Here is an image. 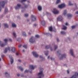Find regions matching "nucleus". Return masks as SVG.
<instances>
[{"label": "nucleus", "mask_w": 78, "mask_h": 78, "mask_svg": "<svg viewBox=\"0 0 78 78\" xmlns=\"http://www.w3.org/2000/svg\"><path fill=\"white\" fill-rule=\"evenodd\" d=\"M7 2L5 1L0 2V5H1L2 8H4L5 5L6 3Z\"/></svg>", "instance_id": "obj_1"}, {"label": "nucleus", "mask_w": 78, "mask_h": 78, "mask_svg": "<svg viewBox=\"0 0 78 78\" xmlns=\"http://www.w3.org/2000/svg\"><path fill=\"white\" fill-rule=\"evenodd\" d=\"M53 11L52 12L54 14H57L59 13V11H58L56 9H53Z\"/></svg>", "instance_id": "obj_2"}, {"label": "nucleus", "mask_w": 78, "mask_h": 78, "mask_svg": "<svg viewBox=\"0 0 78 78\" xmlns=\"http://www.w3.org/2000/svg\"><path fill=\"white\" fill-rule=\"evenodd\" d=\"M32 53L34 55V56L35 57V58H37L38 56H39V55L38 54H37V53L36 52H33Z\"/></svg>", "instance_id": "obj_3"}, {"label": "nucleus", "mask_w": 78, "mask_h": 78, "mask_svg": "<svg viewBox=\"0 0 78 78\" xmlns=\"http://www.w3.org/2000/svg\"><path fill=\"white\" fill-rule=\"evenodd\" d=\"M29 41L31 43H34V42H35V40L33 39V37H32L30 39Z\"/></svg>", "instance_id": "obj_4"}, {"label": "nucleus", "mask_w": 78, "mask_h": 78, "mask_svg": "<svg viewBox=\"0 0 78 78\" xmlns=\"http://www.w3.org/2000/svg\"><path fill=\"white\" fill-rule=\"evenodd\" d=\"M21 5L18 4H17V6H15V8L16 9H19L21 7Z\"/></svg>", "instance_id": "obj_5"}, {"label": "nucleus", "mask_w": 78, "mask_h": 78, "mask_svg": "<svg viewBox=\"0 0 78 78\" xmlns=\"http://www.w3.org/2000/svg\"><path fill=\"white\" fill-rule=\"evenodd\" d=\"M11 48H10L9 47H8V48H5V50H4V53H7V52L8 51V50H9V51H10V49Z\"/></svg>", "instance_id": "obj_6"}, {"label": "nucleus", "mask_w": 78, "mask_h": 78, "mask_svg": "<svg viewBox=\"0 0 78 78\" xmlns=\"http://www.w3.org/2000/svg\"><path fill=\"white\" fill-rule=\"evenodd\" d=\"M65 6H66V5H65V4H63L59 5L58 7L59 8H64V7H65Z\"/></svg>", "instance_id": "obj_7"}, {"label": "nucleus", "mask_w": 78, "mask_h": 78, "mask_svg": "<svg viewBox=\"0 0 78 78\" xmlns=\"http://www.w3.org/2000/svg\"><path fill=\"white\" fill-rule=\"evenodd\" d=\"M10 59V62H11V64H12V63H13V62H14V60L13 59V58L12 57V55H10L9 56Z\"/></svg>", "instance_id": "obj_8"}, {"label": "nucleus", "mask_w": 78, "mask_h": 78, "mask_svg": "<svg viewBox=\"0 0 78 78\" xmlns=\"http://www.w3.org/2000/svg\"><path fill=\"white\" fill-rule=\"evenodd\" d=\"M75 76H78V73L76 72L75 73V74L72 77H70V78H76V77H75Z\"/></svg>", "instance_id": "obj_9"}, {"label": "nucleus", "mask_w": 78, "mask_h": 78, "mask_svg": "<svg viewBox=\"0 0 78 78\" xmlns=\"http://www.w3.org/2000/svg\"><path fill=\"white\" fill-rule=\"evenodd\" d=\"M62 19H63L61 16H59L57 18V20L58 21H62Z\"/></svg>", "instance_id": "obj_10"}, {"label": "nucleus", "mask_w": 78, "mask_h": 78, "mask_svg": "<svg viewBox=\"0 0 78 78\" xmlns=\"http://www.w3.org/2000/svg\"><path fill=\"white\" fill-rule=\"evenodd\" d=\"M32 20V21H36V17L33 15L31 16Z\"/></svg>", "instance_id": "obj_11"}, {"label": "nucleus", "mask_w": 78, "mask_h": 78, "mask_svg": "<svg viewBox=\"0 0 78 78\" xmlns=\"http://www.w3.org/2000/svg\"><path fill=\"white\" fill-rule=\"evenodd\" d=\"M45 48L46 49H48V48H50L51 51H52L53 50L50 45L49 46H46L45 47Z\"/></svg>", "instance_id": "obj_12"}, {"label": "nucleus", "mask_w": 78, "mask_h": 78, "mask_svg": "<svg viewBox=\"0 0 78 78\" xmlns=\"http://www.w3.org/2000/svg\"><path fill=\"white\" fill-rule=\"evenodd\" d=\"M62 57L60 58V59H62L63 58H66V54H64L61 55Z\"/></svg>", "instance_id": "obj_13"}, {"label": "nucleus", "mask_w": 78, "mask_h": 78, "mask_svg": "<svg viewBox=\"0 0 78 78\" xmlns=\"http://www.w3.org/2000/svg\"><path fill=\"white\" fill-rule=\"evenodd\" d=\"M70 53L71 55L75 58V55H73V50L72 49H70Z\"/></svg>", "instance_id": "obj_14"}, {"label": "nucleus", "mask_w": 78, "mask_h": 78, "mask_svg": "<svg viewBox=\"0 0 78 78\" xmlns=\"http://www.w3.org/2000/svg\"><path fill=\"white\" fill-rule=\"evenodd\" d=\"M36 66H34L33 65H30L29 66V67L31 69H32V70H34V68Z\"/></svg>", "instance_id": "obj_15"}, {"label": "nucleus", "mask_w": 78, "mask_h": 78, "mask_svg": "<svg viewBox=\"0 0 78 78\" xmlns=\"http://www.w3.org/2000/svg\"><path fill=\"white\" fill-rule=\"evenodd\" d=\"M11 48L12 49V51L13 52H15V51H16V48L14 47H11Z\"/></svg>", "instance_id": "obj_16"}, {"label": "nucleus", "mask_w": 78, "mask_h": 78, "mask_svg": "<svg viewBox=\"0 0 78 78\" xmlns=\"http://www.w3.org/2000/svg\"><path fill=\"white\" fill-rule=\"evenodd\" d=\"M18 69H20L21 71H23V69L22 67V66H18Z\"/></svg>", "instance_id": "obj_17"}, {"label": "nucleus", "mask_w": 78, "mask_h": 78, "mask_svg": "<svg viewBox=\"0 0 78 78\" xmlns=\"http://www.w3.org/2000/svg\"><path fill=\"white\" fill-rule=\"evenodd\" d=\"M4 25L5 28H8V27H9L8 25L6 23H4Z\"/></svg>", "instance_id": "obj_18"}, {"label": "nucleus", "mask_w": 78, "mask_h": 78, "mask_svg": "<svg viewBox=\"0 0 78 78\" xmlns=\"http://www.w3.org/2000/svg\"><path fill=\"white\" fill-rule=\"evenodd\" d=\"M41 24L42 25L44 26L45 25V22L44 20H43L41 22Z\"/></svg>", "instance_id": "obj_19"}, {"label": "nucleus", "mask_w": 78, "mask_h": 78, "mask_svg": "<svg viewBox=\"0 0 78 78\" xmlns=\"http://www.w3.org/2000/svg\"><path fill=\"white\" fill-rule=\"evenodd\" d=\"M5 75L6 76H7L8 78H9V74H8V73L6 72L5 73Z\"/></svg>", "instance_id": "obj_20"}, {"label": "nucleus", "mask_w": 78, "mask_h": 78, "mask_svg": "<svg viewBox=\"0 0 78 78\" xmlns=\"http://www.w3.org/2000/svg\"><path fill=\"white\" fill-rule=\"evenodd\" d=\"M5 45V44H2V41H0V46L1 47H4Z\"/></svg>", "instance_id": "obj_21"}, {"label": "nucleus", "mask_w": 78, "mask_h": 78, "mask_svg": "<svg viewBox=\"0 0 78 78\" xmlns=\"http://www.w3.org/2000/svg\"><path fill=\"white\" fill-rule=\"evenodd\" d=\"M38 9L39 11H41V10H42V7L41 6H38Z\"/></svg>", "instance_id": "obj_22"}, {"label": "nucleus", "mask_w": 78, "mask_h": 78, "mask_svg": "<svg viewBox=\"0 0 78 78\" xmlns=\"http://www.w3.org/2000/svg\"><path fill=\"white\" fill-rule=\"evenodd\" d=\"M4 42H5V43L6 44L5 45H6V44H7L8 39L7 38H6V39H5L4 40Z\"/></svg>", "instance_id": "obj_23"}, {"label": "nucleus", "mask_w": 78, "mask_h": 78, "mask_svg": "<svg viewBox=\"0 0 78 78\" xmlns=\"http://www.w3.org/2000/svg\"><path fill=\"white\" fill-rule=\"evenodd\" d=\"M67 10H65L63 13V15H64V16H66V14H67Z\"/></svg>", "instance_id": "obj_24"}, {"label": "nucleus", "mask_w": 78, "mask_h": 78, "mask_svg": "<svg viewBox=\"0 0 78 78\" xmlns=\"http://www.w3.org/2000/svg\"><path fill=\"white\" fill-rule=\"evenodd\" d=\"M63 27L64 28H62V30H66V29H67V27L66 26H65V25H63Z\"/></svg>", "instance_id": "obj_25"}, {"label": "nucleus", "mask_w": 78, "mask_h": 78, "mask_svg": "<svg viewBox=\"0 0 78 78\" xmlns=\"http://www.w3.org/2000/svg\"><path fill=\"white\" fill-rule=\"evenodd\" d=\"M49 30L50 31H52L53 30V28L52 27H49Z\"/></svg>", "instance_id": "obj_26"}, {"label": "nucleus", "mask_w": 78, "mask_h": 78, "mask_svg": "<svg viewBox=\"0 0 78 78\" xmlns=\"http://www.w3.org/2000/svg\"><path fill=\"white\" fill-rule=\"evenodd\" d=\"M12 27H16V25L14 23H12Z\"/></svg>", "instance_id": "obj_27"}, {"label": "nucleus", "mask_w": 78, "mask_h": 78, "mask_svg": "<svg viewBox=\"0 0 78 78\" xmlns=\"http://www.w3.org/2000/svg\"><path fill=\"white\" fill-rule=\"evenodd\" d=\"M68 17H72V15L70 14H68L67 15Z\"/></svg>", "instance_id": "obj_28"}, {"label": "nucleus", "mask_w": 78, "mask_h": 78, "mask_svg": "<svg viewBox=\"0 0 78 78\" xmlns=\"http://www.w3.org/2000/svg\"><path fill=\"white\" fill-rule=\"evenodd\" d=\"M23 36H25V37L27 36V35L26 34H25V32H23Z\"/></svg>", "instance_id": "obj_29"}, {"label": "nucleus", "mask_w": 78, "mask_h": 78, "mask_svg": "<svg viewBox=\"0 0 78 78\" xmlns=\"http://www.w3.org/2000/svg\"><path fill=\"white\" fill-rule=\"evenodd\" d=\"M27 0H19V2H21V3H23V2H25Z\"/></svg>", "instance_id": "obj_30"}, {"label": "nucleus", "mask_w": 78, "mask_h": 78, "mask_svg": "<svg viewBox=\"0 0 78 78\" xmlns=\"http://www.w3.org/2000/svg\"><path fill=\"white\" fill-rule=\"evenodd\" d=\"M57 48H58V46L56 45H55L54 46V50H56Z\"/></svg>", "instance_id": "obj_31"}, {"label": "nucleus", "mask_w": 78, "mask_h": 78, "mask_svg": "<svg viewBox=\"0 0 78 78\" xmlns=\"http://www.w3.org/2000/svg\"><path fill=\"white\" fill-rule=\"evenodd\" d=\"M69 5L70 6H72L73 5V4L71 3V2L70 1L69 2Z\"/></svg>", "instance_id": "obj_32"}, {"label": "nucleus", "mask_w": 78, "mask_h": 78, "mask_svg": "<svg viewBox=\"0 0 78 78\" xmlns=\"http://www.w3.org/2000/svg\"><path fill=\"white\" fill-rule=\"evenodd\" d=\"M59 2H60V0H57V2H56V4H58Z\"/></svg>", "instance_id": "obj_33"}, {"label": "nucleus", "mask_w": 78, "mask_h": 78, "mask_svg": "<svg viewBox=\"0 0 78 78\" xmlns=\"http://www.w3.org/2000/svg\"><path fill=\"white\" fill-rule=\"evenodd\" d=\"M61 34H66V32L64 31H61Z\"/></svg>", "instance_id": "obj_34"}, {"label": "nucleus", "mask_w": 78, "mask_h": 78, "mask_svg": "<svg viewBox=\"0 0 78 78\" xmlns=\"http://www.w3.org/2000/svg\"><path fill=\"white\" fill-rule=\"evenodd\" d=\"M13 35L15 37H16V34L15 32H13Z\"/></svg>", "instance_id": "obj_35"}, {"label": "nucleus", "mask_w": 78, "mask_h": 78, "mask_svg": "<svg viewBox=\"0 0 78 78\" xmlns=\"http://www.w3.org/2000/svg\"><path fill=\"white\" fill-rule=\"evenodd\" d=\"M45 55L46 56H47L48 55V51H47L46 53H45Z\"/></svg>", "instance_id": "obj_36"}, {"label": "nucleus", "mask_w": 78, "mask_h": 78, "mask_svg": "<svg viewBox=\"0 0 78 78\" xmlns=\"http://www.w3.org/2000/svg\"><path fill=\"white\" fill-rule=\"evenodd\" d=\"M35 37L37 38H39V37H40V36L38 35H35Z\"/></svg>", "instance_id": "obj_37"}, {"label": "nucleus", "mask_w": 78, "mask_h": 78, "mask_svg": "<svg viewBox=\"0 0 78 78\" xmlns=\"http://www.w3.org/2000/svg\"><path fill=\"white\" fill-rule=\"evenodd\" d=\"M23 47L25 48H27V45H24L23 46Z\"/></svg>", "instance_id": "obj_38"}, {"label": "nucleus", "mask_w": 78, "mask_h": 78, "mask_svg": "<svg viewBox=\"0 0 78 78\" xmlns=\"http://www.w3.org/2000/svg\"><path fill=\"white\" fill-rule=\"evenodd\" d=\"M76 27V26H73L71 27L72 29H74Z\"/></svg>", "instance_id": "obj_39"}, {"label": "nucleus", "mask_w": 78, "mask_h": 78, "mask_svg": "<svg viewBox=\"0 0 78 78\" xmlns=\"http://www.w3.org/2000/svg\"><path fill=\"white\" fill-rule=\"evenodd\" d=\"M5 12H8V9L6 8L5 9Z\"/></svg>", "instance_id": "obj_40"}, {"label": "nucleus", "mask_w": 78, "mask_h": 78, "mask_svg": "<svg viewBox=\"0 0 78 78\" xmlns=\"http://www.w3.org/2000/svg\"><path fill=\"white\" fill-rule=\"evenodd\" d=\"M25 17H28V14H25Z\"/></svg>", "instance_id": "obj_41"}, {"label": "nucleus", "mask_w": 78, "mask_h": 78, "mask_svg": "<svg viewBox=\"0 0 78 78\" xmlns=\"http://www.w3.org/2000/svg\"><path fill=\"white\" fill-rule=\"evenodd\" d=\"M16 55H17V56H18V55H19V52H17L16 53Z\"/></svg>", "instance_id": "obj_42"}, {"label": "nucleus", "mask_w": 78, "mask_h": 78, "mask_svg": "<svg viewBox=\"0 0 78 78\" xmlns=\"http://www.w3.org/2000/svg\"><path fill=\"white\" fill-rule=\"evenodd\" d=\"M29 71L26 70H25V73H28V72Z\"/></svg>", "instance_id": "obj_43"}, {"label": "nucleus", "mask_w": 78, "mask_h": 78, "mask_svg": "<svg viewBox=\"0 0 78 78\" xmlns=\"http://www.w3.org/2000/svg\"><path fill=\"white\" fill-rule=\"evenodd\" d=\"M39 58H42V59H44V58H43V57H42V56H41V55H40V56H39Z\"/></svg>", "instance_id": "obj_44"}, {"label": "nucleus", "mask_w": 78, "mask_h": 78, "mask_svg": "<svg viewBox=\"0 0 78 78\" xmlns=\"http://www.w3.org/2000/svg\"><path fill=\"white\" fill-rule=\"evenodd\" d=\"M51 60H55V58H51Z\"/></svg>", "instance_id": "obj_45"}, {"label": "nucleus", "mask_w": 78, "mask_h": 78, "mask_svg": "<svg viewBox=\"0 0 78 78\" xmlns=\"http://www.w3.org/2000/svg\"><path fill=\"white\" fill-rule=\"evenodd\" d=\"M60 52H61V51L59 50L57 51V53H60Z\"/></svg>", "instance_id": "obj_46"}, {"label": "nucleus", "mask_w": 78, "mask_h": 78, "mask_svg": "<svg viewBox=\"0 0 78 78\" xmlns=\"http://www.w3.org/2000/svg\"><path fill=\"white\" fill-rule=\"evenodd\" d=\"M21 47H22V45L21 44L19 46H18V47H19V48H20Z\"/></svg>", "instance_id": "obj_47"}, {"label": "nucleus", "mask_w": 78, "mask_h": 78, "mask_svg": "<svg viewBox=\"0 0 78 78\" xmlns=\"http://www.w3.org/2000/svg\"><path fill=\"white\" fill-rule=\"evenodd\" d=\"M57 42H59V39L58 38H57Z\"/></svg>", "instance_id": "obj_48"}, {"label": "nucleus", "mask_w": 78, "mask_h": 78, "mask_svg": "<svg viewBox=\"0 0 78 78\" xmlns=\"http://www.w3.org/2000/svg\"><path fill=\"white\" fill-rule=\"evenodd\" d=\"M5 56V55H2V58H3V57H4Z\"/></svg>", "instance_id": "obj_49"}, {"label": "nucleus", "mask_w": 78, "mask_h": 78, "mask_svg": "<svg viewBox=\"0 0 78 78\" xmlns=\"http://www.w3.org/2000/svg\"><path fill=\"white\" fill-rule=\"evenodd\" d=\"M9 41H11V42H12V39H9Z\"/></svg>", "instance_id": "obj_50"}, {"label": "nucleus", "mask_w": 78, "mask_h": 78, "mask_svg": "<svg viewBox=\"0 0 78 78\" xmlns=\"http://www.w3.org/2000/svg\"><path fill=\"white\" fill-rule=\"evenodd\" d=\"M25 8H27V7L28 6V5H25Z\"/></svg>", "instance_id": "obj_51"}, {"label": "nucleus", "mask_w": 78, "mask_h": 78, "mask_svg": "<svg viewBox=\"0 0 78 78\" xmlns=\"http://www.w3.org/2000/svg\"><path fill=\"white\" fill-rule=\"evenodd\" d=\"M17 76H20V74H17Z\"/></svg>", "instance_id": "obj_52"}, {"label": "nucleus", "mask_w": 78, "mask_h": 78, "mask_svg": "<svg viewBox=\"0 0 78 78\" xmlns=\"http://www.w3.org/2000/svg\"><path fill=\"white\" fill-rule=\"evenodd\" d=\"M18 61H19V62H21V60H20V59H19L18 60Z\"/></svg>", "instance_id": "obj_53"}, {"label": "nucleus", "mask_w": 78, "mask_h": 78, "mask_svg": "<svg viewBox=\"0 0 78 78\" xmlns=\"http://www.w3.org/2000/svg\"><path fill=\"white\" fill-rule=\"evenodd\" d=\"M66 25H68V23H66Z\"/></svg>", "instance_id": "obj_54"}, {"label": "nucleus", "mask_w": 78, "mask_h": 78, "mask_svg": "<svg viewBox=\"0 0 78 78\" xmlns=\"http://www.w3.org/2000/svg\"><path fill=\"white\" fill-rule=\"evenodd\" d=\"M75 14H78V11H77L76 12Z\"/></svg>", "instance_id": "obj_55"}, {"label": "nucleus", "mask_w": 78, "mask_h": 78, "mask_svg": "<svg viewBox=\"0 0 78 78\" xmlns=\"http://www.w3.org/2000/svg\"><path fill=\"white\" fill-rule=\"evenodd\" d=\"M67 72L68 73H69V70H67Z\"/></svg>", "instance_id": "obj_56"}, {"label": "nucleus", "mask_w": 78, "mask_h": 78, "mask_svg": "<svg viewBox=\"0 0 78 78\" xmlns=\"http://www.w3.org/2000/svg\"><path fill=\"white\" fill-rule=\"evenodd\" d=\"M34 26H35V27H36V26H37V24H34Z\"/></svg>", "instance_id": "obj_57"}, {"label": "nucleus", "mask_w": 78, "mask_h": 78, "mask_svg": "<svg viewBox=\"0 0 78 78\" xmlns=\"http://www.w3.org/2000/svg\"><path fill=\"white\" fill-rule=\"evenodd\" d=\"M44 34H45L46 35H47V34H48V33H44Z\"/></svg>", "instance_id": "obj_58"}, {"label": "nucleus", "mask_w": 78, "mask_h": 78, "mask_svg": "<svg viewBox=\"0 0 78 78\" xmlns=\"http://www.w3.org/2000/svg\"><path fill=\"white\" fill-rule=\"evenodd\" d=\"M27 22H28V21H29L30 20H28V19H27Z\"/></svg>", "instance_id": "obj_59"}, {"label": "nucleus", "mask_w": 78, "mask_h": 78, "mask_svg": "<svg viewBox=\"0 0 78 78\" xmlns=\"http://www.w3.org/2000/svg\"><path fill=\"white\" fill-rule=\"evenodd\" d=\"M23 75H21V77H23Z\"/></svg>", "instance_id": "obj_60"}, {"label": "nucleus", "mask_w": 78, "mask_h": 78, "mask_svg": "<svg viewBox=\"0 0 78 78\" xmlns=\"http://www.w3.org/2000/svg\"><path fill=\"white\" fill-rule=\"evenodd\" d=\"M75 5L76 8H77V6H76V4H75Z\"/></svg>", "instance_id": "obj_61"}, {"label": "nucleus", "mask_w": 78, "mask_h": 78, "mask_svg": "<svg viewBox=\"0 0 78 78\" xmlns=\"http://www.w3.org/2000/svg\"><path fill=\"white\" fill-rule=\"evenodd\" d=\"M28 34H29V35H30V34H31V33H29Z\"/></svg>", "instance_id": "obj_62"}, {"label": "nucleus", "mask_w": 78, "mask_h": 78, "mask_svg": "<svg viewBox=\"0 0 78 78\" xmlns=\"http://www.w3.org/2000/svg\"><path fill=\"white\" fill-rule=\"evenodd\" d=\"M23 52H25V50H23Z\"/></svg>", "instance_id": "obj_63"}, {"label": "nucleus", "mask_w": 78, "mask_h": 78, "mask_svg": "<svg viewBox=\"0 0 78 78\" xmlns=\"http://www.w3.org/2000/svg\"><path fill=\"white\" fill-rule=\"evenodd\" d=\"M49 58H50V56H48V59H49Z\"/></svg>", "instance_id": "obj_64"}]
</instances>
